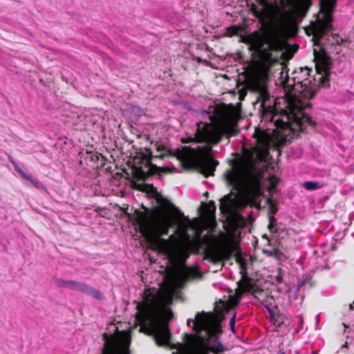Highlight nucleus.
Returning <instances> with one entry per match:
<instances>
[{"label": "nucleus", "mask_w": 354, "mask_h": 354, "mask_svg": "<svg viewBox=\"0 0 354 354\" xmlns=\"http://www.w3.org/2000/svg\"><path fill=\"white\" fill-rule=\"evenodd\" d=\"M156 196L160 205L147 214L136 213V223L149 247L166 256L171 268L166 270L164 282L159 289H145L143 300L137 306L136 322L140 325V332L149 327L158 345L168 346L170 334L166 322L172 317L169 306L176 289L191 274L190 270L183 263L189 250L201 244L202 231L207 224L214 222L216 206L213 202L203 204L202 218L188 221V227L194 230V239L182 232L178 237L171 235L169 239H164L160 236L167 234L173 225L174 207L167 200Z\"/></svg>", "instance_id": "nucleus-1"}, {"label": "nucleus", "mask_w": 354, "mask_h": 354, "mask_svg": "<svg viewBox=\"0 0 354 354\" xmlns=\"http://www.w3.org/2000/svg\"><path fill=\"white\" fill-rule=\"evenodd\" d=\"M245 41L252 50L261 54L266 59L259 80H254L252 87L259 93L257 100L263 109L272 113L271 120L276 127L272 131L259 129L255 130L254 136L257 146L254 147V151L258 159L263 160L266 158L270 147H279L288 140L292 131H304L308 125H313L310 118L304 112V109L308 106L310 94L306 90L300 91L299 83L290 89L288 80H285L281 82L286 92L285 97L277 101L274 100V106H272L265 80L268 77V68L276 59L271 58L268 51L279 50L281 48L280 41L276 34L272 32L263 34L255 32L248 35Z\"/></svg>", "instance_id": "nucleus-2"}, {"label": "nucleus", "mask_w": 354, "mask_h": 354, "mask_svg": "<svg viewBox=\"0 0 354 354\" xmlns=\"http://www.w3.org/2000/svg\"><path fill=\"white\" fill-rule=\"evenodd\" d=\"M237 106L222 105L214 108V113L209 115V122L197 124L194 139L206 144L198 145L193 138L183 139V142H192L191 145L178 151L177 158L185 168L197 167L205 177L212 176L218 162L211 156V147L207 144H217L222 136H233L236 131V123L240 117Z\"/></svg>", "instance_id": "nucleus-3"}, {"label": "nucleus", "mask_w": 354, "mask_h": 354, "mask_svg": "<svg viewBox=\"0 0 354 354\" xmlns=\"http://www.w3.org/2000/svg\"><path fill=\"white\" fill-rule=\"evenodd\" d=\"M225 177L235 192H231L221 200L220 209L224 214H230L233 209L247 205L261 194V176L254 169L234 165L230 170L226 171Z\"/></svg>", "instance_id": "nucleus-4"}, {"label": "nucleus", "mask_w": 354, "mask_h": 354, "mask_svg": "<svg viewBox=\"0 0 354 354\" xmlns=\"http://www.w3.org/2000/svg\"><path fill=\"white\" fill-rule=\"evenodd\" d=\"M196 335H185V343L178 344L173 354H207L209 351L218 353L223 351V345L214 336L221 333L218 318L210 313H198L195 319H188Z\"/></svg>", "instance_id": "nucleus-5"}, {"label": "nucleus", "mask_w": 354, "mask_h": 354, "mask_svg": "<svg viewBox=\"0 0 354 354\" xmlns=\"http://www.w3.org/2000/svg\"><path fill=\"white\" fill-rule=\"evenodd\" d=\"M261 6H253L256 16L263 23L281 30L292 29L297 17H303L310 6V0H279L274 3L267 0H257Z\"/></svg>", "instance_id": "nucleus-6"}, {"label": "nucleus", "mask_w": 354, "mask_h": 354, "mask_svg": "<svg viewBox=\"0 0 354 354\" xmlns=\"http://www.w3.org/2000/svg\"><path fill=\"white\" fill-rule=\"evenodd\" d=\"M131 330H119L114 324L109 325L104 334L103 354H129Z\"/></svg>", "instance_id": "nucleus-7"}, {"label": "nucleus", "mask_w": 354, "mask_h": 354, "mask_svg": "<svg viewBox=\"0 0 354 354\" xmlns=\"http://www.w3.org/2000/svg\"><path fill=\"white\" fill-rule=\"evenodd\" d=\"M335 0H320V12L317 22L313 25L311 30L317 39L332 26L331 12L335 6Z\"/></svg>", "instance_id": "nucleus-8"}, {"label": "nucleus", "mask_w": 354, "mask_h": 354, "mask_svg": "<svg viewBox=\"0 0 354 354\" xmlns=\"http://www.w3.org/2000/svg\"><path fill=\"white\" fill-rule=\"evenodd\" d=\"M234 248L235 244L232 234H223L218 241L219 257L221 259L229 258Z\"/></svg>", "instance_id": "nucleus-9"}, {"label": "nucleus", "mask_w": 354, "mask_h": 354, "mask_svg": "<svg viewBox=\"0 0 354 354\" xmlns=\"http://www.w3.org/2000/svg\"><path fill=\"white\" fill-rule=\"evenodd\" d=\"M316 59V69L319 74L323 75L322 79H326L330 69V59L326 55H317L315 51Z\"/></svg>", "instance_id": "nucleus-10"}, {"label": "nucleus", "mask_w": 354, "mask_h": 354, "mask_svg": "<svg viewBox=\"0 0 354 354\" xmlns=\"http://www.w3.org/2000/svg\"><path fill=\"white\" fill-rule=\"evenodd\" d=\"M70 283L75 288L80 289V290H82L84 292H86L88 294L91 295L92 296H93L95 298H98V299L101 298L100 292L97 290H96V289H95V288H93L92 287H89L88 286H79V285L76 284L74 282H70Z\"/></svg>", "instance_id": "nucleus-11"}, {"label": "nucleus", "mask_w": 354, "mask_h": 354, "mask_svg": "<svg viewBox=\"0 0 354 354\" xmlns=\"http://www.w3.org/2000/svg\"><path fill=\"white\" fill-rule=\"evenodd\" d=\"M133 186L139 190L146 192L148 193L152 194L153 192H155V188L153 186L149 185L142 184V183L137 184L136 183H133Z\"/></svg>", "instance_id": "nucleus-12"}, {"label": "nucleus", "mask_w": 354, "mask_h": 354, "mask_svg": "<svg viewBox=\"0 0 354 354\" xmlns=\"http://www.w3.org/2000/svg\"><path fill=\"white\" fill-rule=\"evenodd\" d=\"M303 187L308 190H315L322 187V185L315 181H307L304 183Z\"/></svg>", "instance_id": "nucleus-13"}, {"label": "nucleus", "mask_w": 354, "mask_h": 354, "mask_svg": "<svg viewBox=\"0 0 354 354\" xmlns=\"http://www.w3.org/2000/svg\"><path fill=\"white\" fill-rule=\"evenodd\" d=\"M23 177L24 178H26V180H28L29 181H30V183L35 187H37L38 189H43V188H44V185L41 182H39L37 180H35V179L32 178L30 176H28V175H26V174H23Z\"/></svg>", "instance_id": "nucleus-14"}, {"label": "nucleus", "mask_w": 354, "mask_h": 354, "mask_svg": "<svg viewBox=\"0 0 354 354\" xmlns=\"http://www.w3.org/2000/svg\"><path fill=\"white\" fill-rule=\"evenodd\" d=\"M239 29L236 26L230 27L226 30L225 35L226 36H232L238 34Z\"/></svg>", "instance_id": "nucleus-15"}, {"label": "nucleus", "mask_w": 354, "mask_h": 354, "mask_svg": "<svg viewBox=\"0 0 354 354\" xmlns=\"http://www.w3.org/2000/svg\"><path fill=\"white\" fill-rule=\"evenodd\" d=\"M269 182L270 185H269L268 190L269 192H271L275 189V187L278 183V179L274 176H271L270 178Z\"/></svg>", "instance_id": "nucleus-16"}, {"label": "nucleus", "mask_w": 354, "mask_h": 354, "mask_svg": "<svg viewBox=\"0 0 354 354\" xmlns=\"http://www.w3.org/2000/svg\"><path fill=\"white\" fill-rule=\"evenodd\" d=\"M240 297H241V292L239 291L236 292L235 293L234 298L232 299V302L233 305H235V304H236L238 303Z\"/></svg>", "instance_id": "nucleus-17"}, {"label": "nucleus", "mask_w": 354, "mask_h": 354, "mask_svg": "<svg viewBox=\"0 0 354 354\" xmlns=\"http://www.w3.org/2000/svg\"><path fill=\"white\" fill-rule=\"evenodd\" d=\"M230 325L231 330H232L233 333H234L235 314L231 318Z\"/></svg>", "instance_id": "nucleus-18"}, {"label": "nucleus", "mask_w": 354, "mask_h": 354, "mask_svg": "<svg viewBox=\"0 0 354 354\" xmlns=\"http://www.w3.org/2000/svg\"><path fill=\"white\" fill-rule=\"evenodd\" d=\"M145 158L149 161L152 157V153L149 150H146V153L144 154Z\"/></svg>", "instance_id": "nucleus-19"}, {"label": "nucleus", "mask_w": 354, "mask_h": 354, "mask_svg": "<svg viewBox=\"0 0 354 354\" xmlns=\"http://www.w3.org/2000/svg\"><path fill=\"white\" fill-rule=\"evenodd\" d=\"M268 203L270 205V209H272V213H274L276 209H274V202L272 201L271 198L268 199Z\"/></svg>", "instance_id": "nucleus-20"}, {"label": "nucleus", "mask_w": 354, "mask_h": 354, "mask_svg": "<svg viewBox=\"0 0 354 354\" xmlns=\"http://www.w3.org/2000/svg\"><path fill=\"white\" fill-rule=\"evenodd\" d=\"M236 259L239 261V263H240L241 268L243 269L244 268H243V261H242L241 257H239V256L236 257Z\"/></svg>", "instance_id": "nucleus-21"}, {"label": "nucleus", "mask_w": 354, "mask_h": 354, "mask_svg": "<svg viewBox=\"0 0 354 354\" xmlns=\"http://www.w3.org/2000/svg\"><path fill=\"white\" fill-rule=\"evenodd\" d=\"M276 279H277V281L279 283H281L283 280V278L281 275L277 276Z\"/></svg>", "instance_id": "nucleus-22"}, {"label": "nucleus", "mask_w": 354, "mask_h": 354, "mask_svg": "<svg viewBox=\"0 0 354 354\" xmlns=\"http://www.w3.org/2000/svg\"><path fill=\"white\" fill-rule=\"evenodd\" d=\"M18 172L23 176V174H25L21 169H17Z\"/></svg>", "instance_id": "nucleus-23"}, {"label": "nucleus", "mask_w": 354, "mask_h": 354, "mask_svg": "<svg viewBox=\"0 0 354 354\" xmlns=\"http://www.w3.org/2000/svg\"><path fill=\"white\" fill-rule=\"evenodd\" d=\"M143 176L144 174H141L139 176H138V178L139 179H142L143 178Z\"/></svg>", "instance_id": "nucleus-24"}, {"label": "nucleus", "mask_w": 354, "mask_h": 354, "mask_svg": "<svg viewBox=\"0 0 354 354\" xmlns=\"http://www.w3.org/2000/svg\"><path fill=\"white\" fill-rule=\"evenodd\" d=\"M272 222H273V221L271 220L270 223L269 224V226H268L269 227H271V226L272 225Z\"/></svg>", "instance_id": "nucleus-25"}, {"label": "nucleus", "mask_w": 354, "mask_h": 354, "mask_svg": "<svg viewBox=\"0 0 354 354\" xmlns=\"http://www.w3.org/2000/svg\"><path fill=\"white\" fill-rule=\"evenodd\" d=\"M349 308H350L351 310H352L353 308V305L350 304Z\"/></svg>", "instance_id": "nucleus-26"}, {"label": "nucleus", "mask_w": 354, "mask_h": 354, "mask_svg": "<svg viewBox=\"0 0 354 354\" xmlns=\"http://www.w3.org/2000/svg\"><path fill=\"white\" fill-rule=\"evenodd\" d=\"M347 345H348V344H347V343L346 342V343H345L342 346L346 348V347H347Z\"/></svg>", "instance_id": "nucleus-27"}, {"label": "nucleus", "mask_w": 354, "mask_h": 354, "mask_svg": "<svg viewBox=\"0 0 354 354\" xmlns=\"http://www.w3.org/2000/svg\"><path fill=\"white\" fill-rule=\"evenodd\" d=\"M154 157H156V158L162 157V155H156Z\"/></svg>", "instance_id": "nucleus-28"}, {"label": "nucleus", "mask_w": 354, "mask_h": 354, "mask_svg": "<svg viewBox=\"0 0 354 354\" xmlns=\"http://www.w3.org/2000/svg\"><path fill=\"white\" fill-rule=\"evenodd\" d=\"M283 73H283V71H282V72L281 73V77H283Z\"/></svg>", "instance_id": "nucleus-29"}]
</instances>
